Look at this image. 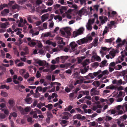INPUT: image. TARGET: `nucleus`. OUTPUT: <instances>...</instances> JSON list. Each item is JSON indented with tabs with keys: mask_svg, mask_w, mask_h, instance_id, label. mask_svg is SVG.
Here are the masks:
<instances>
[{
	"mask_svg": "<svg viewBox=\"0 0 127 127\" xmlns=\"http://www.w3.org/2000/svg\"><path fill=\"white\" fill-rule=\"evenodd\" d=\"M92 40V38L91 36H89L86 38L81 39L77 41V43L79 45H81L84 43H87L91 41Z\"/></svg>",
	"mask_w": 127,
	"mask_h": 127,
	"instance_id": "1",
	"label": "nucleus"
},
{
	"mask_svg": "<svg viewBox=\"0 0 127 127\" xmlns=\"http://www.w3.org/2000/svg\"><path fill=\"white\" fill-rule=\"evenodd\" d=\"M27 40L28 41V45L31 47H34L36 44V40H31V38L30 37H26L23 40L25 42H27Z\"/></svg>",
	"mask_w": 127,
	"mask_h": 127,
	"instance_id": "2",
	"label": "nucleus"
},
{
	"mask_svg": "<svg viewBox=\"0 0 127 127\" xmlns=\"http://www.w3.org/2000/svg\"><path fill=\"white\" fill-rule=\"evenodd\" d=\"M119 51L117 50L113 49L110 52L108 55H106V57L108 59H112L115 56L116 54Z\"/></svg>",
	"mask_w": 127,
	"mask_h": 127,
	"instance_id": "3",
	"label": "nucleus"
},
{
	"mask_svg": "<svg viewBox=\"0 0 127 127\" xmlns=\"http://www.w3.org/2000/svg\"><path fill=\"white\" fill-rule=\"evenodd\" d=\"M99 19L100 23L97 20L96 23L97 24H99V26H100L101 25L105 23L106 22H107L108 20V18L107 17L102 16H99Z\"/></svg>",
	"mask_w": 127,
	"mask_h": 127,
	"instance_id": "4",
	"label": "nucleus"
},
{
	"mask_svg": "<svg viewBox=\"0 0 127 127\" xmlns=\"http://www.w3.org/2000/svg\"><path fill=\"white\" fill-rule=\"evenodd\" d=\"M95 21L94 18L89 19L88 22L86 25V27L88 30H91L92 28V25L94 23Z\"/></svg>",
	"mask_w": 127,
	"mask_h": 127,
	"instance_id": "5",
	"label": "nucleus"
},
{
	"mask_svg": "<svg viewBox=\"0 0 127 127\" xmlns=\"http://www.w3.org/2000/svg\"><path fill=\"white\" fill-rule=\"evenodd\" d=\"M86 11V10L84 8H82L81 10L78 11L77 14L76 20H78L81 19L82 15Z\"/></svg>",
	"mask_w": 127,
	"mask_h": 127,
	"instance_id": "6",
	"label": "nucleus"
},
{
	"mask_svg": "<svg viewBox=\"0 0 127 127\" xmlns=\"http://www.w3.org/2000/svg\"><path fill=\"white\" fill-rule=\"evenodd\" d=\"M84 30V29L83 27H81L77 30L74 32L73 33V37H75L79 35L82 34Z\"/></svg>",
	"mask_w": 127,
	"mask_h": 127,
	"instance_id": "7",
	"label": "nucleus"
},
{
	"mask_svg": "<svg viewBox=\"0 0 127 127\" xmlns=\"http://www.w3.org/2000/svg\"><path fill=\"white\" fill-rule=\"evenodd\" d=\"M18 109L20 111L21 113L23 114H25V112H29L31 109V108L30 107H27L25 109H23L21 106H19L17 107Z\"/></svg>",
	"mask_w": 127,
	"mask_h": 127,
	"instance_id": "8",
	"label": "nucleus"
},
{
	"mask_svg": "<svg viewBox=\"0 0 127 127\" xmlns=\"http://www.w3.org/2000/svg\"><path fill=\"white\" fill-rule=\"evenodd\" d=\"M70 48L71 49L70 52L74 51L76 49V47H77L78 45L75 42H71L69 44Z\"/></svg>",
	"mask_w": 127,
	"mask_h": 127,
	"instance_id": "9",
	"label": "nucleus"
},
{
	"mask_svg": "<svg viewBox=\"0 0 127 127\" xmlns=\"http://www.w3.org/2000/svg\"><path fill=\"white\" fill-rule=\"evenodd\" d=\"M27 19L28 21L31 23H33V19L37 20L38 18L37 17L35 16L34 15H28L27 17Z\"/></svg>",
	"mask_w": 127,
	"mask_h": 127,
	"instance_id": "10",
	"label": "nucleus"
},
{
	"mask_svg": "<svg viewBox=\"0 0 127 127\" xmlns=\"http://www.w3.org/2000/svg\"><path fill=\"white\" fill-rule=\"evenodd\" d=\"M20 60L19 59H17L15 61L16 66L17 67H22L24 66L25 64L22 62H20Z\"/></svg>",
	"mask_w": 127,
	"mask_h": 127,
	"instance_id": "11",
	"label": "nucleus"
},
{
	"mask_svg": "<svg viewBox=\"0 0 127 127\" xmlns=\"http://www.w3.org/2000/svg\"><path fill=\"white\" fill-rule=\"evenodd\" d=\"M63 114L64 115L62 117V118L63 119H68L69 117L72 116V115L68 112H64Z\"/></svg>",
	"mask_w": 127,
	"mask_h": 127,
	"instance_id": "12",
	"label": "nucleus"
},
{
	"mask_svg": "<svg viewBox=\"0 0 127 127\" xmlns=\"http://www.w3.org/2000/svg\"><path fill=\"white\" fill-rule=\"evenodd\" d=\"M90 94L91 96L98 95L99 94V92L96 90L95 88H93L91 90Z\"/></svg>",
	"mask_w": 127,
	"mask_h": 127,
	"instance_id": "13",
	"label": "nucleus"
},
{
	"mask_svg": "<svg viewBox=\"0 0 127 127\" xmlns=\"http://www.w3.org/2000/svg\"><path fill=\"white\" fill-rule=\"evenodd\" d=\"M125 56L124 55H122L121 56H119L118 57L116 61V63L117 64L120 63L124 61V58Z\"/></svg>",
	"mask_w": 127,
	"mask_h": 127,
	"instance_id": "14",
	"label": "nucleus"
},
{
	"mask_svg": "<svg viewBox=\"0 0 127 127\" xmlns=\"http://www.w3.org/2000/svg\"><path fill=\"white\" fill-rule=\"evenodd\" d=\"M9 23L8 22H6L4 23H0V27L2 28H6L9 27Z\"/></svg>",
	"mask_w": 127,
	"mask_h": 127,
	"instance_id": "15",
	"label": "nucleus"
},
{
	"mask_svg": "<svg viewBox=\"0 0 127 127\" xmlns=\"http://www.w3.org/2000/svg\"><path fill=\"white\" fill-rule=\"evenodd\" d=\"M95 55H93L92 57V60H95L98 62L101 61V58L99 56L97 55L95 53Z\"/></svg>",
	"mask_w": 127,
	"mask_h": 127,
	"instance_id": "16",
	"label": "nucleus"
},
{
	"mask_svg": "<svg viewBox=\"0 0 127 127\" xmlns=\"http://www.w3.org/2000/svg\"><path fill=\"white\" fill-rule=\"evenodd\" d=\"M30 33L33 36L37 35L39 33V32L35 31L34 29H31L30 31Z\"/></svg>",
	"mask_w": 127,
	"mask_h": 127,
	"instance_id": "17",
	"label": "nucleus"
},
{
	"mask_svg": "<svg viewBox=\"0 0 127 127\" xmlns=\"http://www.w3.org/2000/svg\"><path fill=\"white\" fill-rule=\"evenodd\" d=\"M49 16V15L48 13L44 14L42 15L41 17L42 22H43L45 20H47L48 19Z\"/></svg>",
	"mask_w": 127,
	"mask_h": 127,
	"instance_id": "18",
	"label": "nucleus"
},
{
	"mask_svg": "<svg viewBox=\"0 0 127 127\" xmlns=\"http://www.w3.org/2000/svg\"><path fill=\"white\" fill-rule=\"evenodd\" d=\"M112 83L113 84H116L118 85H121L122 83V80L121 79H120L118 80H114L112 81Z\"/></svg>",
	"mask_w": 127,
	"mask_h": 127,
	"instance_id": "19",
	"label": "nucleus"
},
{
	"mask_svg": "<svg viewBox=\"0 0 127 127\" xmlns=\"http://www.w3.org/2000/svg\"><path fill=\"white\" fill-rule=\"evenodd\" d=\"M30 114L31 115L33 116V118H38V117L36 110H32L30 112Z\"/></svg>",
	"mask_w": 127,
	"mask_h": 127,
	"instance_id": "20",
	"label": "nucleus"
},
{
	"mask_svg": "<svg viewBox=\"0 0 127 127\" xmlns=\"http://www.w3.org/2000/svg\"><path fill=\"white\" fill-rule=\"evenodd\" d=\"M85 116H81L79 114H76L74 115L73 117V119H75L76 118L80 119H85Z\"/></svg>",
	"mask_w": 127,
	"mask_h": 127,
	"instance_id": "21",
	"label": "nucleus"
},
{
	"mask_svg": "<svg viewBox=\"0 0 127 127\" xmlns=\"http://www.w3.org/2000/svg\"><path fill=\"white\" fill-rule=\"evenodd\" d=\"M9 9H5L4 10L1 12V14L2 16H5L7 14L9 13Z\"/></svg>",
	"mask_w": 127,
	"mask_h": 127,
	"instance_id": "22",
	"label": "nucleus"
},
{
	"mask_svg": "<svg viewBox=\"0 0 127 127\" xmlns=\"http://www.w3.org/2000/svg\"><path fill=\"white\" fill-rule=\"evenodd\" d=\"M36 63L38 64L40 66H43L45 65V61L38 60L36 61Z\"/></svg>",
	"mask_w": 127,
	"mask_h": 127,
	"instance_id": "23",
	"label": "nucleus"
},
{
	"mask_svg": "<svg viewBox=\"0 0 127 127\" xmlns=\"http://www.w3.org/2000/svg\"><path fill=\"white\" fill-rule=\"evenodd\" d=\"M94 77V74L91 73H89L87 76H85V78L87 79H92Z\"/></svg>",
	"mask_w": 127,
	"mask_h": 127,
	"instance_id": "24",
	"label": "nucleus"
},
{
	"mask_svg": "<svg viewBox=\"0 0 127 127\" xmlns=\"http://www.w3.org/2000/svg\"><path fill=\"white\" fill-rule=\"evenodd\" d=\"M8 103L10 106L9 107V109H11L14 105L15 103L14 101L12 100H9L8 101Z\"/></svg>",
	"mask_w": 127,
	"mask_h": 127,
	"instance_id": "25",
	"label": "nucleus"
},
{
	"mask_svg": "<svg viewBox=\"0 0 127 127\" xmlns=\"http://www.w3.org/2000/svg\"><path fill=\"white\" fill-rule=\"evenodd\" d=\"M25 100L27 103L29 104H30L32 101V98L31 97H27Z\"/></svg>",
	"mask_w": 127,
	"mask_h": 127,
	"instance_id": "26",
	"label": "nucleus"
},
{
	"mask_svg": "<svg viewBox=\"0 0 127 127\" xmlns=\"http://www.w3.org/2000/svg\"><path fill=\"white\" fill-rule=\"evenodd\" d=\"M67 121L62 120L61 121L60 124L63 127H64L67 125Z\"/></svg>",
	"mask_w": 127,
	"mask_h": 127,
	"instance_id": "27",
	"label": "nucleus"
},
{
	"mask_svg": "<svg viewBox=\"0 0 127 127\" xmlns=\"http://www.w3.org/2000/svg\"><path fill=\"white\" fill-rule=\"evenodd\" d=\"M22 7L18 6L16 4L13 5L12 7V8L13 9H22Z\"/></svg>",
	"mask_w": 127,
	"mask_h": 127,
	"instance_id": "28",
	"label": "nucleus"
},
{
	"mask_svg": "<svg viewBox=\"0 0 127 127\" xmlns=\"http://www.w3.org/2000/svg\"><path fill=\"white\" fill-rule=\"evenodd\" d=\"M67 7L65 6H62L60 9V10L61 14L64 12L67 9Z\"/></svg>",
	"mask_w": 127,
	"mask_h": 127,
	"instance_id": "29",
	"label": "nucleus"
},
{
	"mask_svg": "<svg viewBox=\"0 0 127 127\" xmlns=\"http://www.w3.org/2000/svg\"><path fill=\"white\" fill-rule=\"evenodd\" d=\"M17 77V76L16 75H14L13 77V82L16 84H18L19 83V82L16 80Z\"/></svg>",
	"mask_w": 127,
	"mask_h": 127,
	"instance_id": "30",
	"label": "nucleus"
},
{
	"mask_svg": "<svg viewBox=\"0 0 127 127\" xmlns=\"http://www.w3.org/2000/svg\"><path fill=\"white\" fill-rule=\"evenodd\" d=\"M102 106L100 105H98L96 106H93V107L92 109L94 111H95L98 108H101Z\"/></svg>",
	"mask_w": 127,
	"mask_h": 127,
	"instance_id": "31",
	"label": "nucleus"
},
{
	"mask_svg": "<svg viewBox=\"0 0 127 127\" xmlns=\"http://www.w3.org/2000/svg\"><path fill=\"white\" fill-rule=\"evenodd\" d=\"M42 36L44 37H46L48 36H50L51 34L49 32L43 33L42 34Z\"/></svg>",
	"mask_w": 127,
	"mask_h": 127,
	"instance_id": "32",
	"label": "nucleus"
},
{
	"mask_svg": "<svg viewBox=\"0 0 127 127\" xmlns=\"http://www.w3.org/2000/svg\"><path fill=\"white\" fill-rule=\"evenodd\" d=\"M107 62V61L106 60L102 61L100 65L99 66L101 67H102L105 65H107V64H106Z\"/></svg>",
	"mask_w": 127,
	"mask_h": 127,
	"instance_id": "33",
	"label": "nucleus"
},
{
	"mask_svg": "<svg viewBox=\"0 0 127 127\" xmlns=\"http://www.w3.org/2000/svg\"><path fill=\"white\" fill-rule=\"evenodd\" d=\"M68 58V56H61L60 57V58L62 60V63L64 62L65 60L67 59Z\"/></svg>",
	"mask_w": 127,
	"mask_h": 127,
	"instance_id": "34",
	"label": "nucleus"
},
{
	"mask_svg": "<svg viewBox=\"0 0 127 127\" xmlns=\"http://www.w3.org/2000/svg\"><path fill=\"white\" fill-rule=\"evenodd\" d=\"M90 63L89 60L87 59L85 60L82 63L83 66H84Z\"/></svg>",
	"mask_w": 127,
	"mask_h": 127,
	"instance_id": "35",
	"label": "nucleus"
},
{
	"mask_svg": "<svg viewBox=\"0 0 127 127\" xmlns=\"http://www.w3.org/2000/svg\"><path fill=\"white\" fill-rule=\"evenodd\" d=\"M104 118V117L99 118L96 119L95 120L97 122L99 123H100L101 122H102L103 121V119Z\"/></svg>",
	"mask_w": 127,
	"mask_h": 127,
	"instance_id": "36",
	"label": "nucleus"
},
{
	"mask_svg": "<svg viewBox=\"0 0 127 127\" xmlns=\"http://www.w3.org/2000/svg\"><path fill=\"white\" fill-rule=\"evenodd\" d=\"M1 110L2 111L4 112L5 114L7 115L9 114V111L8 109L5 108H1Z\"/></svg>",
	"mask_w": 127,
	"mask_h": 127,
	"instance_id": "37",
	"label": "nucleus"
},
{
	"mask_svg": "<svg viewBox=\"0 0 127 127\" xmlns=\"http://www.w3.org/2000/svg\"><path fill=\"white\" fill-rule=\"evenodd\" d=\"M5 88L7 90H8L9 89V86H7L6 85H2L0 86V89H4Z\"/></svg>",
	"mask_w": 127,
	"mask_h": 127,
	"instance_id": "38",
	"label": "nucleus"
},
{
	"mask_svg": "<svg viewBox=\"0 0 127 127\" xmlns=\"http://www.w3.org/2000/svg\"><path fill=\"white\" fill-rule=\"evenodd\" d=\"M34 79L35 78L34 77H31L28 79L27 80V81L29 83H30L33 82Z\"/></svg>",
	"mask_w": 127,
	"mask_h": 127,
	"instance_id": "39",
	"label": "nucleus"
},
{
	"mask_svg": "<svg viewBox=\"0 0 127 127\" xmlns=\"http://www.w3.org/2000/svg\"><path fill=\"white\" fill-rule=\"evenodd\" d=\"M93 84L94 86L98 87L100 85V83L98 81H95L93 83Z\"/></svg>",
	"mask_w": 127,
	"mask_h": 127,
	"instance_id": "40",
	"label": "nucleus"
},
{
	"mask_svg": "<svg viewBox=\"0 0 127 127\" xmlns=\"http://www.w3.org/2000/svg\"><path fill=\"white\" fill-rule=\"evenodd\" d=\"M101 50H103V51H108L111 49V48H107L106 47H101Z\"/></svg>",
	"mask_w": 127,
	"mask_h": 127,
	"instance_id": "41",
	"label": "nucleus"
},
{
	"mask_svg": "<svg viewBox=\"0 0 127 127\" xmlns=\"http://www.w3.org/2000/svg\"><path fill=\"white\" fill-rule=\"evenodd\" d=\"M122 68V65L120 64H118L114 67L115 69L118 70H120Z\"/></svg>",
	"mask_w": 127,
	"mask_h": 127,
	"instance_id": "42",
	"label": "nucleus"
},
{
	"mask_svg": "<svg viewBox=\"0 0 127 127\" xmlns=\"http://www.w3.org/2000/svg\"><path fill=\"white\" fill-rule=\"evenodd\" d=\"M85 58V57H78V62L80 63L82 62V60Z\"/></svg>",
	"mask_w": 127,
	"mask_h": 127,
	"instance_id": "43",
	"label": "nucleus"
},
{
	"mask_svg": "<svg viewBox=\"0 0 127 127\" xmlns=\"http://www.w3.org/2000/svg\"><path fill=\"white\" fill-rule=\"evenodd\" d=\"M98 65V63L97 62H95L91 64L92 66L94 68L97 67Z\"/></svg>",
	"mask_w": 127,
	"mask_h": 127,
	"instance_id": "44",
	"label": "nucleus"
},
{
	"mask_svg": "<svg viewBox=\"0 0 127 127\" xmlns=\"http://www.w3.org/2000/svg\"><path fill=\"white\" fill-rule=\"evenodd\" d=\"M109 31L108 28L107 27H105L104 31H103L102 35L104 36L105 34H106Z\"/></svg>",
	"mask_w": 127,
	"mask_h": 127,
	"instance_id": "45",
	"label": "nucleus"
},
{
	"mask_svg": "<svg viewBox=\"0 0 127 127\" xmlns=\"http://www.w3.org/2000/svg\"><path fill=\"white\" fill-rule=\"evenodd\" d=\"M26 70L25 69H21L19 70V72L20 74L22 76L24 75V74L26 71Z\"/></svg>",
	"mask_w": 127,
	"mask_h": 127,
	"instance_id": "46",
	"label": "nucleus"
},
{
	"mask_svg": "<svg viewBox=\"0 0 127 127\" xmlns=\"http://www.w3.org/2000/svg\"><path fill=\"white\" fill-rule=\"evenodd\" d=\"M53 0H49V1L46 3V4L48 6H51L53 3Z\"/></svg>",
	"mask_w": 127,
	"mask_h": 127,
	"instance_id": "47",
	"label": "nucleus"
},
{
	"mask_svg": "<svg viewBox=\"0 0 127 127\" xmlns=\"http://www.w3.org/2000/svg\"><path fill=\"white\" fill-rule=\"evenodd\" d=\"M116 64H116V62H111L109 65V66H110L112 67H114H114L115 66V65Z\"/></svg>",
	"mask_w": 127,
	"mask_h": 127,
	"instance_id": "48",
	"label": "nucleus"
},
{
	"mask_svg": "<svg viewBox=\"0 0 127 127\" xmlns=\"http://www.w3.org/2000/svg\"><path fill=\"white\" fill-rule=\"evenodd\" d=\"M68 6L70 7L74 8L75 9H77L78 8V7L76 4H73L71 5H68Z\"/></svg>",
	"mask_w": 127,
	"mask_h": 127,
	"instance_id": "49",
	"label": "nucleus"
},
{
	"mask_svg": "<svg viewBox=\"0 0 127 127\" xmlns=\"http://www.w3.org/2000/svg\"><path fill=\"white\" fill-rule=\"evenodd\" d=\"M45 107L48 108L49 110H51L53 107V105L51 104H48V105H46Z\"/></svg>",
	"mask_w": 127,
	"mask_h": 127,
	"instance_id": "50",
	"label": "nucleus"
},
{
	"mask_svg": "<svg viewBox=\"0 0 127 127\" xmlns=\"http://www.w3.org/2000/svg\"><path fill=\"white\" fill-rule=\"evenodd\" d=\"M100 53L102 57H103L106 54L105 51H103V50H101L100 51Z\"/></svg>",
	"mask_w": 127,
	"mask_h": 127,
	"instance_id": "51",
	"label": "nucleus"
},
{
	"mask_svg": "<svg viewBox=\"0 0 127 127\" xmlns=\"http://www.w3.org/2000/svg\"><path fill=\"white\" fill-rule=\"evenodd\" d=\"M7 6V5L6 4H1L0 5V10H1L3 8Z\"/></svg>",
	"mask_w": 127,
	"mask_h": 127,
	"instance_id": "52",
	"label": "nucleus"
},
{
	"mask_svg": "<svg viewBox=\"0 0 127 127\" xmlns=\"http://www.w3.org/2000/svg\"><path fill=\"white\" fill-rule=\"evenodd\" d=\"M42 88L40 87H37L36 92V93H37L38 91L39 92H42Z\"/></svg>",
	"mask_w": 127,
	"mask_h": 127,
	"instance_id": "53",
	"label": "nucleus"
},
{
	"mask_svg": "<svg viewBox=\"0 0 127 127\" xmlns=\"http://www.w3.org/2000/svg\"><path fill=\"white\" fill-rule=\"evenodd\" d=\"M114 38H110L106 40V41L108 43L111 42L112 41L114 40Z\"/></svg>",
	"mask_w": 127,
	"mask_h": 127,
	"instance_id": "54",
	"label": "nucleus"
},
{
	"mask_svg": "<svg viewBox=\"0 0 127 127\" xmlns=\"http://www.w3.org/2000/svg\"><path fill=\"white\" fill-rule=\"evenodd\" d=\"M101 72V71L100 70H99L98 71L95 72L93 73L94 77L96 76L97 75L100 74Z\"/></svg>",
	"mask_w": 127,
	"mask_h": 127,
	"instance_id": "55",
	"label": "nucleus"
},
{
	"mask_svg": "<svg viewBox=\"0 0 127 127\" xmlns=\"http://www.w3.org/2000/svg\"><path fill=\"white\" fill-rule=\"evenodd\" d=\"M36 44H38V46L39 47H41L42 46L41 42L38 40H36Z\"/></svg>",
	"mask_w": 127,
	"mask_h": 127,
	"instance_id": "56",
	"label": "nucleus"
},
{
	"mask_svg": "<svg viewBox=\"0 0 127 127\" xmlns=\"http://www.w3.org/2000/svg\"><path fill=\"white\" fill-rule=\"evenodd\" d=\"M72 108V106H69L67 107L65 109V110L66 111H69Z\"/></svg>",
	"mask_w": 127,
	"mask_h": 127,
	"instance_id": "57",
	"label": "nucleus"
},
{
	"mask_svg": "<svg viewBox=\"0 0 127 127\" xmlns=\"http://www.w3.org/2000/svg\"><path fill=\"white\" fill-rule=\"evenodd\" d=\"M1 94L4 97L7 96L8 95L7 94L6 92H1Z\"/></svg>",
	"mask_w": 127,
	"mask_h": 127,
	"instance_id": "58",
	"label": "nucleus"
},
{
	"mask_svg": "<svg viewBox=\"0 0 127 127\" xmlns=\"http://www.w3.org/2000/svg\"><path fill=\"white\" fill-rule=\"evenodd\" d=\"M83 82V81L82 80H77L74 83V84L75 85H76L77 84H80L82 83Z\"/></svg>",
	"mask_w": 127,
	"mask_h": 127,
	"instance_id": "59",
	"label": "nucleus"
},
{
	"mask_svg": "<svg viewBox=\"0 0 127 127\" xmlns=\"http://www.w3.org/2000/svg\"><path fill=\"white\" fill-rule=\"evenodd\" d=\"M127 118V116L126 114L122 116L120 118L121 119H123V120H122V121H124Z\"/></svg>",
	"mask_w": 127,
	"mask_h": 127,
	"instance_id": "60",
	"label": "nucleus"
},
{
	"mask_svg": "<svg viewBox=\"0 0 127 127\" xmlns=\"http://www.w3.org/2000/svg\"><path fill=\"white\" fill-rule=\"evenodd\" d=\"M29 76V74L28 72H26L24 75V77L25 79H27Z\"/></svg>",
	"mask_w": 127,
	"mask_h": 127,
	"instance_id": "61",
	"label": "nucleus"
},
{
	"mask_svg": "<svg viewBox=\"0 0 127 127\" xmlns=\"http://www.w3.org/2000/svg\"><path fill=\"white\" fill-rule=\"evenodd\" d=\"M59 38L60 40L59 43L60 44H62L63 45H65V43L63 42L62 39L60 37Z\"/></svg>",
	"mask_w": 127,
	"mask_h": 127,
	"instance_id": "62",
	"label": "nucleus"
},
{
	"mask_svg": "<svg viewBox=\"0 0 127 127\" xmlns=\"http://www.w3.org/2000/svg\"><path fill=\"white\" fill-rule=\"evenodd\" d=\"M52 42V41L50 40H48L45 41V43L46 44L50 45H51Z\"/></svg>",
	"mask_w": 127,
	"mask_h": 127,
	"instance_id": "63",
	"label": "nucleus"
},
{
	"mask_svg": "<svg viewBox=\"0 0 127 127\" xmlns=\"http://www.w3.org/2000/svg\"><path fill=\"white\" fill-rule=\"evenodd\" d=\"M119 95L120 96L124 97L125 95V93L124 92H120L119 93Z\"/></svg>",
	"mask_w": 127,
	"mask_h": 127,
	"instance_id": "64",
	"label": "nucleus"
}]
</instances>
